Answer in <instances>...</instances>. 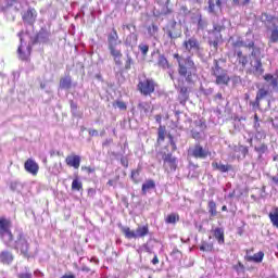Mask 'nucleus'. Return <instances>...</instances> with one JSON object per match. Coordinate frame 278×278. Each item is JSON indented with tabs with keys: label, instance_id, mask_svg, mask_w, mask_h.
Listing matches in <instances>:
<instances>
[{
	"label": "nucleus",
	"instance_id": "nucleus-1",
	"mask_svg": "<svg viewBox=\"0 0 278 278\" xmlns=\"http://www.w3.org/2000/svg\"><path fill=\"white\" fill-rule=\"evenodd\" d=\"M174 59L178 63V75L185 79L187 84H194L197 81V64L192 56H181L179 53L174 54Z\"/></svg>",
	"mask_w": 278,
	"mask_h": 278
},
{
	"label": "nucleus",
	"instance_id": "nucleus-2",
	"mask_svg": "<svg viewBox=\"0 0 278 278\" xmlns=\"http://www.w3.org/2000/svg\"><path fill=\"white\" fill-rule=\"evenodd\" d=\"M121 45L123 41L118 37V31L116 28H112V31L108 34V49L116 66H123V51L118 48Z\"/></svg>",
	"mask_w": 278,
	"mask_h": 278
},
{
	"label": "nucleus",
	"instance_id": "nucleus-3",
	"mask_svg": "<svg viewBox=\"0 0 278 278\" xmlns=\"http://www.w3.org/2000/svg\"><path fill=\"white\" fill-rule=\"evenodd\" d=\"M212 75L215 77V84L217 86H228L229 81H231L229 73L220 66V61L218 60L213 61Z\"/></svg>",
	"mask_w": 278,
	"mask_h": 278
},
{
	"label": "nucleus",
	"instance_id": "nucleus-4",
	"mask_svg": "<svg viewBox=\"0 0 278 278\" xmlns=\"http://www.w3.org/2000/svg\"><path fill=\"white\" fill-rule=\"evenodd\" d=\"M164 34L169 39V45H175L177 38H181L184 36V30L181 28V23H177V21H170L164 28Z\"/></svg>",
	"mask_w": 278,
	"mask_h": 278
},
{
	"label": "nucleus",
	"instance_id": "nucleus-5",
	"mask_svg": "<svg viewBox=\"0 0 278 278\" xmlns=\"http://www.w3.org/2000/svg\"><path fill=\"white\" fill-rule=\"evenodd\" d=\"M181 49L184 53H188L189 55H201V51H203L201 42L195 36L186 37L182 41Z\"/></svg>",
	"mask_w": 278,
	"mask_h": 278
},
{
	"label": "nucleus",
	"instance_id": "nucleus-6",
	"mask_svg": "<svg viewBox=\"0 0 278 278\" xmlns=\"http://www.w3.org/2000/svg\"><path fill=\"white\" fill-rule=\"evenodd\" d=\"M223 29H225V26L214 24L213 29L208 31V45L214 52L218 51L219 45H223Z\"/></svg>",
	"mask_w": 278,
	"mask_h": 278
},
{
	"label": "nucleus",
	"instance_id": "nucleus-7",
	"mask_svg": "<svg viewBox=\"0 0 278 278\" xmlns=\"http://www.w3.org/2000/svg\"><path fill=\"white\" fill-rule=\"evenodd\" d=\"M11 229L12 220L5 217H0V238L7 247H12V241L14 240Z\"/></svg>",
	"mask_w": 278,
	"mask_h": 278
},
{
	"label": "nucleus",
	"instance_id": "nucleus-8",
	"mask_svg": "<svg viewBox=\"0 0 278 278\" xmlns=\"http://www.w3.org/2000/svg\"><path fill=\"white\" fill-rule=\"evenodd\" d=\"M122 232L128 240L144 238V236H149V226H138L136 230H131L130 227H122Z\"/></svg>",
	"mask_w": 278,
	"mask_h": 278
},
{
	"label": "nucleus",
	"instance_id": "nucleus-9",
	"mask_svg": "<svg viewBox=\"0 0 278 278\" xmlns=\"http://www.w3.org/2000/svg\"><path fill=\"white\" fill-rule=\"evenodd\" d=\"M14 249L20 251L25 257L29 255V241H27V238L25 235H23V232L18 233V237L14 243Z\"/></svg>",
	"mask_w": 278,
	"mask_h": 278
},
{
	"label": "nucleus",
	"instance_id": "nucleus-10",
	"mask_svg": "<svg viewBox=\"0 0 278 278\" xmlns=\"http://www.w3.org/2000/svg\"><path fill=\"white\" fill-rule=\"evenodd\" d=\"M18 38H20V47L17 48V53L20 60H27L29 55H31V45H27L25 42V38H23V31L18 33Z\"/></svg>",
	"mask_w": 278,
	"mask_h": 278
},
{
	"label": "nucleus",
	"instance_id": "nucleus-11",
	"mask_svg": "<svg viewBox=\"0 0 278 278\" xmlns=\"http://www.w3.org/2000/svg\"><path fill=\"white\" fill-rule=\"evenodd\" d=\"M162 157L165 168H169L170 173L177 170V157L173 156V153L157 152L156 157Z\"/></svg>",
	"mask_w": 278,
	"mask_h": 278
},
{
	"label": "nucleus",
	"instance_id": "nucleus-12",
	"mask_svg": "<svg viewBox=\"0 0 278 278\" xmlns=\"http://www.w3.org/2000/svg\"><path fill=\"white\" fill-rule=\"evenodd\" d=\"M188 155L195 157V160H205L208 155H212L210 150L204 149L203 146L197 143L193 148L188 150Z\"/></svg>",
	"mask_w": 278,
	"mask_h": 278
},
{
	"label": "nucleus",
	"instance_id": "nucleus-13",
	"mask_svg": "<svg viewBox=\"0 0 278 278\" xmlns=\"http://www.w3.org/2000/svg\"><path fill=\"white\" fill-rule=\"evenodd\" d=\"M138 90L141 94H144V97H149V94H153V92H155V81L149 78L140 80L138 84Z\"/></svg>",
	"mask_w": 278,
	"mask_h": 278
},
{
	"label": "nucleus",
	"instance_id": "nucleus-14",
	"mask_svg": "<svg viewBox=\"0 0 278 278\" xmlns=\"http://www.w3.org/2000/svg\"><path fill=\"white\" fill-rule=\"evenodd\" d=\"M254 151L257 154L256 162H260V164H264V162H266V157H268V153H270L268 144L264 142L256 143L254 146Z\"/></svg>",
	"mask_w": 278,
	"mask_h": 278
},
{
	"label": "nucleus",
	"instance_id": "nucleus-15",
	"mask_svg": "<svg viewBox=\"0 0 278 278\" xmlns=\"http://www.w3.org/2000/svg\"><path fill=\"white\" fill-rule=\"evenodd\" d=\"M249 73L250 75H254V77H262V75H264L262 59H254V61H251V68L249 70Z\"/></svg>",
	"mask_w": 278,
	"mask_h": 278
},
{
	"label": "nucleus",
	"instance_id": "nucleus-16",
	"mask_svg": "<svg viewBox=\"0 0 278 278\" xmlns=\"http://www.w3.org/2000/svg\"><path fill=\"white\" fill-rule=\"evenodd\" d=\"M263 78L266 80L268 88H271V92H278V70L273 74H265Z\"/></svg>",
	"mask_w": 278,
	"mask_h": 278
},
{
	"label": "nucleus",
	"instance_id": "nucleus-17",
	"mask_svg": "<svg viewBox=\"0 0 278 278\" xmlns=\"http://www.w3.org/2000/svg\"><path fill=\"white\" fill-rule=\"evenodd\" d=\"M49 38H51V31H49L47 27H42L34 38L33 45H36V42L46 45V42H49Z\"/></svg>",
	"mask_w": 278,
	"mask_h": 278
},
{
	"label": "nucleus",
	"instance_id": "nucleus-18",
	"mask_svg": "<svg viewBox=\"0 0 278 278\" xmlns=\"http://www.w3.org/2000/svg\"><path fill=\"white\" fill-rule=\"evenodd\" d=\"M36 16H38L36 10L28 8V10L22 15V18L26 25H34V23H36Z\"/></svg>",
	"mask_w": 278,
	"mask_h": 278
},
{
	"label": "nucleus",
	"instance_id": "nucleus-19",
	"mask_svg": "<svg viewBox=\"0 0 278 278\" xmlns=\"http://www.w3.org/2000/svg\"><path fill=\"white\" fill-rule=\"evenodd\" d=\"M205 129V124L201 121L195 122V128L191 130V136L194 140H201L203 138V130Z\"/></svg>",
	"mask_w": 278,
	"mask_h": 278
},
{
	"label": "nucleus",
	"instance_id": "nucleus-20",
	"mask_svg": "<svg viewBox=\"0 0 278 278\" xmlns=\"http://www.w3.org/2000/svg\"><path fill=\"white\" fill-rule=\"evenodd\" d=\"M65 163L72 167L75 168V170L79 169V166H81V156L75 154V155H68L65 159Z\"/></svg>",
	"mask_w": 278,
	"mask_h": 278
},
{
	"label": "nucleus",
	"instance_id": "nucleus-21",
	"mask_svg": "<svg viewBox=\"0 0 278 278\" xmlns=\"http://www.w3.org/2000/svg\"><path fill=\"white\" fill-rule=\"evenodd\" d=\"M24 168L27 173H30V175H38V170L40 169L38 163H36V161H34L33 159H28L25 162Z\"/></svg>",
	"mask_w": 278,
	"mask_h": 278
},
{
	"label": "nucleus",
	"instance_id": "nucleus-22",
	"mask_svg": "<svg viewBox=\"0 0 278 278\" xmlns=\"http://www.w3.org/2000/svg\"><path fill=\"white\" fill-rule=\"evenodd\" d=\"M235 55H237V66H240L241 71L247 68V64H249V56L242 53V50H238Z\"/></svg>",
	"mask_w": 278,
	"mask_h": 278
},
{
	"label": "nucleus",
	"instance_id": "nucleus-23",
	"mask_svg": "<svg viewBox=\"0 0 278 278\" xmlns=\"http://www.w3.org/2000/svg\"><path fill=\"white\" fill-rule=\"evenodd\" d=\"M188 99H190V93L188 92V87L182 86L178 90V101L180 105H186L188 102Z\"/></svg>",
	"mask_w": 278,
	"mask_h": 278
},
{
	"label": "nucleus",
	"instance_id": "nucleus-24",
	"mask_svg": "<svg viewBox=\"0 0 278 278\" xmlns=\"http://www.w3.org/2000/svg\"><path fill=\"white\" fill-rule=\"evenodd\" d=\"M72 86L73 79L71 78V76H65L60 79L59 88L61 90H71Z\"/></svg>",
	"mask_w": 278,
	"mask_h": 278
},
{
	"label": "nucleus",
	"instance_id": "nucleus-25",
	"mask_svg": "<svg viewBox=\"0 0 278 278\" xmlns=\"http://www.w3.org/2000/svg\"><path fill=\"white\" fill-rule=\"evenodd\" d=\"M157 66L160 68H163V71H168V68H170V63H168V59H166V55H164V54L159 55Z\"/></svg>",
	"mask_w": 278,
	"mask_h": 278
},
{
	"label": "nucleus",
	"instance_id": "nucleus-26",
	"mask_svg": "<svg viewBox=\"0 0 278 278\" xmlns=\"http://www.w3.org/2000/svg\"><path fill=\"white\" fill-rule=\"evenodd\" d=\"M140 173H142V167L138 166L136 169L131 170L130 179L134 184H140L142 181V177H140Z\"/></svg>",
	"mask_w": 278,
	"mask_h": 278
},
{
	"label": "nucleus",
	"instance_id": "nucleus-27",
	"mask_svg": "<svg viewBox=\"0 0 278 278\" xmlns=\"http://www.w3.org/2000/svg\"><path fill=\"white\" fill-rule=\"evenodd\" d=\"M150 190H155V180L153 179L146 180L141 187V193L146 195Z\"/></svg>",
	"mask_w": 278,
	"mask_h": 278
},
{
	"label": "nucleus",
	"instance_id": "nucleus-28",
	"mask_svg": "<svg viewBox=\"0 0 278 278\" xmlns=\"http://www.w3.org/2000/svg\"><path fill=\"white\" fill-rule=\"evenodd\" d=\"M137 108L141 116H147L151 112V104L149 102H139Z\"/></svg>",
	"mask_w": 278,
	"mask_h": 278
},
{
	"label": "nucleus",
	"instance_id": "nucleus-29",
	"mask_svg": "<svg viewBox=\"0 0 278 278\" xmlns=\"http://www.w3.org/2000/svg\"><path fill=\"white\" fill-rule=\"evenodd\" d=\"M138 43V35L136 33H130L127 37L126 40L124 41V45L126 47H135V45Z\"/></svg>",
	"mask_w": 278,
	"mask_h": 278
},
{
	"label": "nucleus",
	"instance_id": "nucleus-30",
	"mask_svg": "<svg viewBox=\"0 0 278 278\" xmlns=\"http://www.w3.org/2000/svg\"><path fill=\"white\" fill-rule=\"evenodd\" d=\"M214 238L217 240L218 244H225V230L223 228H215Z\"/></svg>",
	"mask_w": 278,
	"mask_h": 278
},
{
	"label": "nucleus",
	"instance_id": "nucleus-31",
	"mask_svg": "<svg viewBox=\"0 0 278 278\" xmlns=\"http://www.w3.org/2000/svg\"><path fill=\"white\" fill-rule=\"evenodd\" d=\"M212 166L219 170V173H229V170H231V165H225L218 162L212 163Z\"/></svg>",
	"mask_w": 278,
	"mask_h": 278
},
{
	"label": "nucleus",
	"instance_id": "nucleus-32",
	"mask_svg": "<svg viewBox=\"0 0 278 278\" xmlns=\"http://www.w3.org/2000/svg\"><path fill=\"white\" fill-rule=\"evenodd\" d=\"M253 33H247L243 37V42H245V49H251L255 45V41L253 40Z\"/></svg>",
	"mask_w": 278,
	"mask_h": 278
},
{
	"label": "nucleus",
	"instance_id": "nucleus-33",
	"mask_svg": "<svg viewBox=\"0 0 278 278\" xmlns=\"http://www.w3.org/2000/svg\"><path fill=\"white\" fill-rule=\"evenodd\" d=\"M13 260L14 256L8 251H4L0 254V261L2 262V264H11Z\"/></svg>",
	"mask_w": 278,
	"mask_h": 278
},
{
	"label": "nucleus",
	"instance_id": "nucleus-34",
	"mask_svg": "<svg viewBox=\"0 0 278 278\" xmlns=\"http://www.w3.org/2000/svg\"><path fill=\"white\" fill-rule=\"evenodd\" d=\"M264 260V252L255 253L252 256H248V262H255L256 264H261Z\"/></svg>",
	"mask_w": 278,
	"mask_h": 278
},
{
	"label": "nucleus",
	"instance_id": "nucleus-35",
	"mask_svg": "<svg viewBox=\"0 0 278 278\" xmlns=\"http://www.w3.org/2000/svg\"><path fill=\"white\" fill-rule=\"evenodd\" d=\"M269 220L274 227L278 229V207L274 210V212L269 213Z\"/></svg>",
	"mask_w": 278,
	"mask_h": 278
},
{
	"label": "nucleus",
	"instance_id": "nucleus-36",
	"mask_svg": "<svg viewBox=\"0 0 278 278\" xmlns=\"http://www.w3.org/2000/svg\"><path fill=\"white\" fill-rule=\"evenodd\" d=\"M207 210L211 216H218V211H216V202H214V200L208 201Z\"/></svg>",
	"mask_w": 278,
	"mask_h": 278
},
{
	"label": "nucleus",
	"instance_id": "nucleus-37",
	"mask_svg": "<svg viewBox=\"0 0 278 278\" xmlns=\"http://www.w3.org/2000/svg\"><path fill=\"white\" fill-rule=\"evenodd\" d=\"M232 47L235 49H241L242 47L247 48V42H244V37H237L233 41H232Z\"/></svg>",
	"mask_w": 278,
	"mask_h": 278
},
{
	"label": "nucleus",
	"instance_id": "nucleus-38",
	"mask_svg": "<svg viewBox=\"0 0 278 278\" xmlns=\"http://www.w3.org/2000/svg\"><path fill=\"white\" fill-rule=\"evenodd\" d=\"M200 251H205L206 253H212L214 251V243H207V241H202L200 245Z\"/></svg>",
	"mask_w": 278,
	"mask_h": 278
},
{
	"label": "nucleus",
	"instance_id": "nucleus-39",
	"mask_svg": "<svg viewBox=\"0 0 278 278\" xmlns=\"http://www.w3.org/2000/svg\"><path fill=\"white\" fill-rule=\"evenodd\" d=\"M251 56L254 58V60H260V58L262 56V49L258 46H255V43L253 45V47H251Z\"/></svg>",
	"mask_w": 278,
	"mask_h": 278
},
{
	"label": "nucleus",
	"instance_id": "nucleus-40",
	"mask_svg": "<svg viewBox=\"0 0 278 278\" xmlns=\"http://www.w3.org/2000/svg\"><path fill=\"white\" fill-rule=\"evenodd\" d=\"M10 190L12 192H21L23 190V185L18 180H14L10 184Z\"/></svg>",
	"mask_w": 278,
	"mask_h": 278
},
{
	"label": "nucleus",
	"instance_id": "nucleus-41",
	"mask_svg": "<svg viewBox=\"0 0 278 278\" xmlns=\"http://www.w3.org/2000/svg\"><path fill=\"white\" fill-rule=\"evenodd\" d=\"M260 18H261L262 23H265V25H270V23H273V21H275V16H273L268 13H262Z\"/></svg>",
	"mask_w": 278,
	"mask_h": 278
},
{
	"label": "nucleus",
	"instance_id": "nucleus-42",
	"mask_svg": "<svg viewBox=\"0 0 278 278\" xmlns=\"http://www.w3.org/2000/svg\"><path fill=\"white\" fill-rule=\"evenodd\" d=\"M179 220V215L172 213L165 218V223L167 225H175V223H178Z\"/></svg>",
	"mask_w": 278,
	"mask_h": 278
},
{
	"label": "nucleus",
	"instance_id": "nucleus-43",
	"mask_svg": "<svg viewBox=\"0 0 278 278\" xmlns=\"http://www.w3.org/2000/svg\"><path fill=\"white\" fill-rule=\"evenodd\" d=\"M268 94H270V90L265 89V88L258 89V91L256 93L257 101H262V99H266V97H268Z\"/></svg>",
	"mask_w": 278,
	"mask_h": 278
},
{
	"label": "nucleus",
	"instance_id": "nucleus-44",
	"mask_svg": "<svg viewBox=\"0 0 278 278\" xmlns=\"http://www.w3.org/2000/svg\"><path fill=\"white\" fill-rule=\"evenodd\" d=\"M166 138V128L160 126L157 129V142H164Z\"/></svg>",
	"mask_w": 278,
	"mask_h": 278
},
{
	"label": "nucleus",
	"instance_id": "nucleus-45",
	"mask_svg": "<svg viewBox=\"0 0 278 278\" xmlns=\"http://www.w3.org/2000/svg\"><path fill=\"white\" fill-rule=\"evenodd\" d=\"M207 27V20L203 18V15H198V29L203 30Z\"/></svg>",
	"mask_w": 278,
	"mask_h": 278
},
{
	"label": "nucleus",
	"instance_id": "nucleus-46",
	"mask_svg": "<svg viewBox=\"0 0 278 278\" xmlns=\"http://www.w3.org/2000/svg\"><path fill=\"white\" fill-rule=\"evenodd\" d=\"M168 3H170V0H165V8H163L161 11V14L163 16H168V14H173V9L168 8Z\"/></svg>",
	"mask_w": 278,
	"mask_h": 278
},
{
	"label": "nucleus",
	"instance_id": "nucleus-47",
	"mask_svg": "<svg viewBox=\"0 0 278 278\" xmlns=\"http://www.w3.org/2000/svg\"><path fill=\"white\" fill-rule=\"evenodd\" d=\"M265 138H266V131H264L263 129L256 130L254 135V140L260 142V140H265Z\"/></svg>",
	"mask_w": 278,
	"mask_h": 278
},
{
	"label": "nucleus",
	"instance_id": "nucleus-48",
	"mask_svg": "<svg viewBox=\"0 0 278 278\" xmlns=\"http://www.w3.org/2000/svg\"><path fill=\"white\" fill-rule=\"evenodd\" d=\"M134 64V59L129 53L126 54V62H125V71H131V65Z\"/></svg>",
	"mask_w": 278,
	"mask_h": 278
},
{
	"label": "nucleus",
	"instance_id": "nucleus-49",
	"mask_svg": "<svg viewBox=\"0 0 278 278\" xmlns=\"http://www.w3.org/2000/svg\"><path fill=\"white\" fill-rule=\"evenodd\" d=\"M269 42H271V43L278 42V26H276L271 30V35L269 37Z\"/></svg>",
	"mask_w": 278,
	"mask_h": 278
},
{
	"label": "nucleus",
	"instance_id": "nucleus-50",
	"mask_svg": "<svg viewBox=\"0 0 278 278\" xmlns=\"http://www.w3.org/2000/svg\"><path fill=\"white\" fill-rule=\"evenodd\" d=\"M81 188H84V185L81 184V181H79L78 178L74 179L72 182V190H81Z\"/></svg>",
	"mask_w": 278,
	"mask_h": 278
},
{
	"label": "nucleus",
	"instance_id": "nucleus-51",
	"mask_svg": "<svg viewBox=\"0 0 278 278\" xmlns=\"http://www.w3.org/2000/svg\"><path fill=\"white\" fill-rule=\"evenodd\" d=\"M206 11L208 14H216V4L214 3V0H208V7L206 8Z\"/></svg>",
	"mask_w": 278,
	"mask_h": 278
},
{
	"label": "nucleus",
	"instance_id": "nucleus-52",
	"mask_svg": "<svg viewBox=\"0 0 278 278\" xmlns=\"http://www.w3.org/2000/svg\"><path fill=\"white\" fill-rule=\"evenodd\" d=\"M233 270H236V273L238 275H241V273H244V265L242 264V262H238L236 265L232 266Z\"/></svg>",
	"mask_w": 278,
	"mask_h": 278
},
{
	"label": "nucleus",
	"instance_id": "nucleus-53",
	"mask_svg": "<svg viewBox=\"0 0 278 278\" xmlns=\"http://www.w3.org/2000/svg\"><path fill=\"white\" fill-rule=\"evenodd\" d=\"M157 31H160V27H157L155 24H152V26H149L148 28L149 36H155Z\"/></svg>",
	"mask_w": 278,
	"mask_h": 278
},
{
	"label": "nucleus",
	"instance_id": "nucleus-54",
	"mask_svg": "<svg viewBox=\"0 0 278 278\" xmlns=\"http://www.w3.org/2000/svg\"><path fill=\"white\" fill-rule=\"evenodd\" d=\"M153 253V251L151 250V248L149 247V243H144L143 245H141L138 249V253Z\"/></svg>",
	"mask_w": 278,
	"mask_h": 278
},
{
	"label": "nucleus",
	"instance_id": "nucleus-55",
	"mask_svg": "<svg viewBox=\"0 0 278 278\" xmlns=\"http://www.w3.org/2000/svg\"><path fill=\"white\" fill-rule=\"evenodd\" d=\"M138 49L141 52V55H147V53H149V45L140 43Z\"/></svg>",
	"mask_w": 278,
	"mask_h": 278
},
{
	"label": "nucleus",
	"instance_id": "nucleus-56",
	"mask_svg": "<svg viewBox=\"0 0 278 278\" xmlns=\"http://www.w3.org/2000/svg\"><path fill=\"white\" fill-rule=\"evenodd\" d=\"M113 108H118V110H127V104L121 100H117L113 103Z\"/></svg>",
	"mask_w": 278,
	"mask_h": 278
},
{
	"label": "nucleus",
	"instance_id": "nucleus-57",
	"mask_svg": "<svg viewBox=\"0 0 278 278\" xmlns=\"http://www.w3.org/2000/svg\"><path fill=\"white\" fill-rule=\"evenodd\" d=\"M70 108H71L72 115L77 116V103H75V101L71 100Z\"/></svg>",
	"mask_w": 278,
	"mask_h": 278
},
{
	"label": "nucleus",
	"instance_id": "nucleus-58",
	"mask_svg": "<svg viewBox=\"0 0 278 278\" xmlns=\"http://www.w3.org/2000/svg\"><path fill=\"white\" fill-rule=\"evenodd\" d=\"M251 0H232V5H249Z\"/></svg>",
	"mask_w": 278,
	"mask_h": 278
},
{
	"label": "nucleus",
	"instance_id": "nucleus-59",
	"mask_svg": "<svg viewBox=\"0 0 278 278\" xmlns=\"http://www.w3.org/2000/svg\"><path fill=\"white\" fill-rule=\"evenodd\" d=\"M31 277H33L31 271H29L27 269H26V271L17 274V278H31Z\"/></svg>",
	"mask_w": 278,
	"mask_h": 278
},
{
	"label": "nucleus",
	"instance_id": "nucleus-60",
	"mask_svg": "<svg viewBox=\"0 0 278 278\" xmlns=\"http://www.w3.org/2000/svg\"><path fill=\"white\" fill-rule=\"evenodd\" d=\"M169 138V144L172 147L173 151H177V143L175 142V139L173 138V135H168Z\"/></svg>",
	"mask_w": 278,
	"mask_h": 278
},
{
	"label": "nucleus",
	"instance_id": "nucleus-61",
	"mask_svg": "<svg viewBox=\"0 0 278 278\" xmlns=\"http://www.w3.org/2000/svg\"><path fill=\"white\" fill-rule=\"evenodd\" d=\"M277 172L276 175L270 176L269 179L275 184V186H278V165H276Z\"/></svg>",
	"mask_w": 278,
	"mask_h": 278
},
{
	"label": "nucleus",
	"instance_id": "nucleus-62",
	"mask_svg": "<svg viewBox=\"0 0 278 278\" xmlns=\"http://www.w3.org/2000/svg\"><path fill=\"white\" fill-rule=\"evenodd\" d=\"M239 151L241 152V154L243 155V157H247V155L249 154V148L244 147V146H240L239 147Z\"/></svg>",
	"mask_w": 278,
	"mask_h": 278
},
{
	"label": "nucleus",
	"instance_id": "nucleus-63",
	"mask_svg": "<svg viewBox=\"0 0 278 278\" xmlns=\"http://www.w3.org/2000/svg\"><path fill=\"white\" fill-rule=\"evenodd\" d=\"M260 101L257 100V98H255V101L250 102V105L253 108V110H257V108H260Z\"/></svg>",
	"mask_w": 278,
	"mask_h": 278
},
{
	"label": "nucleus",
	"instance_id": "nucleus-64",
	"mask_svg": "<svg viewBox=\"0 0 278 278\" xmlns=\"http://www.w3.org/2000/svg\"><path fill=\"white\" fill-rule=\"evenodd\" d=\"M271 125H273V127H275V129L278 131V117H275V118L271 121Z\"/></svg>",
	"mask_w": 278,
	"mask_h": 278
}]
</instances>
